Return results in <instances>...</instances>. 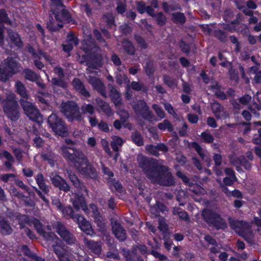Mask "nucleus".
Segmentation results:
<instances>
[{
	"mask_svg": "<svg viewBox=\"0 0 261 261\" xmlns=\"http://www.w3.org/2000/svg\"><path fill=\"white\" fill-rule=\"evenodd\" d=\"M137 161L146 176L153 182L161 185L170 186L174 181L171 173L163 166V161H156L140 155Z\"/></svg>",
	"mask_w": 261,
	"mask_h": 261,
	"instance_id": "obj_1",
	"label": "nucleus"
},
{
	"mask_svg": "<svg viewBox=\"0 0 261 261\" xmlns=\"http://www.w3.org/2000/svg\"><path fill=\"white\" fill-rule=\"evenodd\" d=\"M61 153L67 160L73 163L80 173L94 178L96 177V171L88 163L84 154L81 151L74 148L63 145L61 147Z\"/></svg>",
	"mask_w": 261,
	"mask_h": 261,
	"instance_id": "obj_2",
	"label": "nucleus"
},
{
	"mask_svg": "<svg viewBox=\"0 0 261 261\" xmlns=\"http://www.w3.org/2000/svg\"><path fill=\"white\" fill-rule=\"evenodd\" d=\"M20 67L15 59L7 58L0 64V81H7L19 71Z\"/></svg>",
	"mask_w": 261,
	"mask_h": 261,
	"instance_id": "obj_3",
	"label": "nucleus"
},
{
	"mask_svg": "<svg viewBox=\"0 0 261 261\" xmlns=\"http://www.w3.org/2000/svg\"><path fill=\"white\" fill-rule=\"evenodd\" d=\"M230 226L239 236L242 237L249 243H253V234L248 223L242 221L233 220Z\"/></svg>",
	"mask_w": 261,
	"mask_h": 261,
	"instance_id": "obj_4",
	"label": "nucleus"
},
{
	"mask_svg": "<svg viewBox=\"0 0 261 261\" xmlns=\"http://www.w3.org/2000/svg\"><path fill=\"white\" fill-rule=\"evenodd\" d=\"M61 111L70 121H81L83 119L79 108L74 102H63L61 105Z\"/></svg>",
	"mask_w": 261,
	"mask_h": 261,
	"instance_id": "obj_5",
	"label": "nucleus"
},
{
	"mask_svg": "<svg viewBox=\"0 0 261 261\" xmlns=\"http://www.w3.org/2000/svg\"><path fill=\"white\" fill-rule=\"evenodd\" d=\"M20 103L24 113L30 119L40 123L42 119L39 110L31 102L23 99H20Z\"/></svg>",
	"mask_w": 261,
	"mask_h": 261,
	"instance_id": "obj_6",
	"label": "nucleus"
},
{
	"mask_svg": "<svg viewBox=\"0 0 261 261\" xmlns=\"http://www.w3.org/2000/svg\"><path fill=\"white\" fill-rule=\"evenodd\" d=\"M48 123L53 132L58 135L64 136L67 134V128L64 122L56 114H52L48 118Z\"/></svg>",
	"mask_w": 261,
	"mask_h": 261,
	"instance_id": "obj_7",
	"label": "nucleus"
},
{
	"mask_svg": "<svg viewBox=\"0 0 261 261\" xmlns=\"http://www.w3.org/2000/svg\"><path fill=\"white\" fill-rule=\"evenodd\" d=\"M202 216L205 221L214 225L217 229H224L226 227L225 222L218 214L208 210L202 212Z\"/></svg>",
	"mask_w": 261,
	"mask_h": 261,
	"instance_id": "obj_8",
	"label": "nucleus"
},
{
	"mask_svg": "<svg viewBox=\"0 0 261 261\" xmlns=\"http://www.w3.org/2000/svg\"><path fill=\"white\" fill-rule=\"evenodd\" d=\"M51 10L55 14L57 21L62 22L69 21V16L66 11L64 9L61 0H51Z\"/></svg>",
	"mask_w": 261,
	"mask_h": 261,
	"instance_id": "obj_9",
	"label": "nucleus"
},
{
	"mask_svg": "<svg viewBox=\"0 0 261 261\" xmlns=\"http://www.w3.org/2000/svg\"><path fill=\"white\" fill-rule=\"evenodd\" d=\"M37 232L47 241H54L57 239L55 234L50 231V227L48 226L45 230H43L41 223L37 219H33L32 221Z\"/></svg>",
	"mask_w": 261,
	"mask_h": 261,
	"instance_id": "obj_10",
	"label": "nucleus"
},
{
	"mask_svg": "<svg viewBox=\"0 0 261 261\" xmlns=\"http://www.w3.org/2000/svg\"><path fill=\"white\" fill-rule=\"evenodd\" d=\"M132 107L138 115L142 116L144 118L150 120L153 118V115L148 109L146 103L143 100L138 101L137 104L133 105Z\"/></svg>",
	"mask_w": 261,
	"mask_h": 261,
	"instance_id": "obj_11",
	"label": "nucleus"
},
{
	"mask_svg": "<svg viewBox=\"0 0 261 261\" xmlns=\"http://www.w3.org/2000/svg\"><path fill=\"white\" fill-rule=\"evenodd\" d=\"M57 232L68 244H72L75 242V239L60 223H57L54 226Z\"/></svg>",
	"mask_w": 261,
	"mask_h": 261,
	"instance_id": "obj_12",
	"label": "nucleus"
},
{
	"mask_svg": "<svg viewBox=\"0 0 261 261\" xmlns=\"http://www.w3.org/2000/svg\"><path fill=\"white\" fill-rule=\"evenodd\" d=\"M28 51L32 56L35 65L39 69H41L42 68H43L44 65L38 60H40L42 58H44V59L46 61L49 60V57L45 54L42 53L40 50L36 51L32 47H28Z\"/></svg>",
	"mask_w": 261,
	"mask_h": 261,
	"instance_id": "obj_13",
	"label": "nucleus"
},
{
	"mask_svg": "<svg viewBox=\"0 0 261 261\" xmlns=\"http://www.w3.org/2000/svg\"><path fill=\"white\" fill-rule=\"evenodd\" d=\"M50 179L52 184L60 190L64 191H68L70 189L69 185L66 181L58 175L52 173L50 176Z\"/></svg>",
	"mask_w": 261,
	"mask_h": 261,
	"instance_id": "obj_14",
	"label": "nucleus"
},
{
	"mask_svg": "<svg viewBox=\"0 0 261 261\" xmlns=\"http://www.w3.org/2000/svg\"><path fill=\"white\" fill-rule=\"evenodd\" d=\"M76 221L79 224L80 229L86 234L91 235L93 233V230L91 224L82 216L76 215L75 217Z\"/></svg>",
	"mask_w": 261,
	"mask_h": 261,
	"instance_id": "obj_15",
	"label": "nucleus"
},
{
	"mask_svg": "<svg viewBox=\"0 0 261 261\" xmlns=\"http://www.w3.org/2000/svg\"><path fill=\"white\" fill-rule=\"evenodd\" d=\"M112 230L115 237L120 241H124L126 238L125 230L123 227L115 221L112 222Z\"/></svg>",
	"mask_w": 261,
	"mask_h": 261,
	"instance_id": "obj_16",
	"label": "nucleus"
},
{
	"mask_svg": "<svg viewBox=\"0 0 261 261\" xmlns=\"http://www.w3.org/2000/svg\"><path fill=\"white\" fill-rule=\"evenodd\" d=\"M88 81L89 83L92 85V87L99 92L102 96H106L104 85L98 78L92 75H89L88 76Z\"/></svg>",
	"mask_w": 261,
	"mask_h": 261,
	"instance_id": "obj_17",
	"label": "nucleus"
},
{
	"mask_svg": "<svg viewBox=\"0 0 261 261\" xmlns=\"http://www.w3.org/2000/svg\"><path fill=\"white\" fill-rule=\"evenodd\" d=\"M73 206L76 210L82 209L85 213H88V208L85 203V198L83 196H75V199L72 201Z\"/></svg>",
	"mask_w": 261,
	"mask_h": 261,
	"instance_id": "obj_18",
	"label": "nucleus"
},
{
	"mask_svg": "<svg viewBox=\"0 0 261 261\" xmlns=\"http://www.w3.org/2000/svg\"><path fill=\"white\" fill-rule=\"evenodd\" d=\"M212 110L215 116L218 119L225 118L228 116L223 108L218 103L214 102L211 105Z\"/></svg>",
	"mask_w": 261,
	"mask_h": 261,
	"instance_id": "obj_19",
	"label": "nucleus"
},
{
	"mask_svg": "<svg viewBox=\"0 0 261 261\" xmlns=\"http://www.w3.org/2000/svg\"><path fill=\"white\" fill-rule=\"evenodd\" d=\"M54 249L60 261H72L71 257L61 246L57 244L54 246Z\"/></svg>",
	"mask_w": 261,
	"mask_h": 261,
	"instance_id": "obj_20",
	"label": "nucleus"
},
{
	"mask_svg": "<svg viewBox=\"0 0 261 261\" xmlns=\"http://www.w3.org/2000/svg\"><path fill=\"white\" fill-rule=\"evenodd\" d=\"M78 44V40L71 34H69L67 37L66 43L63 45V50L65 51H70L73 46H76Z\"/></svg>",
	"mask_w": 261,
	"mask_h": 261,
	"instance_id": "obj_21",
	"label": "nucleus"
},
{
	"mask_svg": "<svg viewBox=\"0 0 261 261\" xmlns=\"http://www.w3.org/2000/svg\"><path fill=\"white\" fill-rule=\"evenodd\" d=\"M191 147L194 148L202 159L209 164L211 162V157L208 152L201 148V147L196 143H193Z\"/></svg>",
	"mask_w": 261,
	"mask_h": 261,
	"instance_id": "obj_22",
	"label": "nucleus"
},
{
	"mask_svg": "<svg viewBox=\"0 0 261 261\" xmlns=\"http://www.w3.org/2000/svg\"><path fill=\"white\" fill-rule=\"evenodd\" d=\"M9 40L10 42L11 46L15 45L17 47H20L22 45V42L18 34L13 32L11 30L8 31Z\"/></svg>",
	"mask_w": 261,
	"mask_h": 261,
	"instance_id": "obj_23",
	"label": "nucleus"
},
{
	"mask_svg": "<svg viewBox=\"0 0 261 261\" xmlns=\"http://www.w3.org/2000/svg\"><path fill=\"white\" fill-rule=\"evenodd\" d=\"M123 69L125 70L124 67H119L118 68V72L116 74V80L117 83L119 85H122L125 84L128 85V83H129V80L124 73L123 71Z\"/></svg>",
	"mask_w": 261,
	"mask_h": 261,
	"instance_id": "obj_24",
	"label": "nucleus"
},
{
	"mask_svg": "<svg viewBox=\"0 0 261 261\" xmlns=\"http://www.w3.org/2000/svg\"><path fill=\"white\" fill-rule=\"evenodd\" d=\"M72 84L76 91L80 93L84 97L90 96L89 93L85 89L83 83L77 79L73 80Z\"/></svg>",
	"mask_w": 261,
	"mask_h": 261,
	"instance_id": "obj_25",
	"label": "nucleus"
},
{
	"mask_svg": "<svg viewBox=\"0 0 261 261\" xmlns=\"http://www.w3.org/2000/svg\"><path fill=\"white\" fill-rule=\"evenodd\" d=\"M96 101L97 106L107 115L111 116L113 114V113L108 103L100 98L96 99Z\"/></svg>",
	"mask_w": 261,
	"mask_h": 261,
	"instance_id": "obj_26",
	"label": "nucleus"
},
{
	"mask_svg": "<svg viewBox=\"0 0 261 261\" xmlns=\"http://www.w3.org/2000/svg\"><path fill=\"white\" fill-rule=\"evenodd\" d=\"M85 243L88 247L96 254H99L101 252V245L99 243L95 242L92 241H88L85 239Z\"/></svg>",
	"mask_w": 261,
	"mask_h": 261,
	"instance_id": "obj_27",
	"label": "nucleus"
},
{
	"mask_svg": "<svg viewBox=\"0 0 261 261\" xmlns=\"http://www.w3.org/2000/svg\"><path fill=\"white\" fill-rule=\"evenodd\" d=\"M112 141L111 143V145L113 150L117 152L119 148L121 147L124 143L123 140L118 136H113L112 138Z\"/></svg>",
	"mask_w": 261,
	"mask_h": 261,
	"instance_id": "obj_28",
	"label": "nucleus"
},
{
	"mask_svg": "<svg viewBox=\"0 0 261 261\" xmlns=\"http://www.w3.org/2000/svg\"><path fill=\"white\" fill-rule=\"evenodd\" d=\"M110 96L116 107L121 105V99L120 94L117 90L113 87L111 90Z\"/></svg>",
	"mask_w": 261,
	"mask_h": 261,
	"instance_id": "obj_29",
	"label": "nucleus"
},
{
	"mask_svg": "<svg viewBox=\"0 0 261 261\" xmlns=\"http://www.w3.org/2000/svg\"><path fill=\"white\" fill-rule=\"evenodd\" d=\"M35 179L40 189L45 193H47L49 191V189L45 184L43 175L42 174H38Z\"/></svg>",
	"mask_w": 261,
	"mask_h": 261,
	"instance_id": "obj_30",
	"label": "nucleus"
},
{
	"mask_svg": "<svg viewBox=\"0 0 261 261\" xmlns=\"http://www.w3.org/2000/svg\"><path fill=\"white\" fill-rule=\"evenodd\" d=\"M137 9L140 13H143L146 12L149 15L151 16L154 15V10L150 7H146L145 4L142 2L137 3Z\"/></svg>",
	"mask_w": 261,
	"mask_h": 261,
	"instance_id": "obj_31",
	"label": "nucleus"
},
{
	"mask_svg": "<svg viewBox=\"0 0 261 261\" xmlns=\"http://www.w3.org/2000/svg\"><path fill=\"white\" fill-rule=\"evenodd\" d=\"M23 73L25 78L31 81H35L39 79V75L32 70L25 69L23 70Z\"/></svg>",
	"mask_w": 261,
	"mask_h": 261,
	"instance_id": "obj_32",
	"label": "nucleus"
},
{
	"mask_svg": "<svg viewBox=\"0 0 261 261\" xmlns=\"http://www.w3.org/2000/svg\"><path fill=\"white\" fill-rule=\"evenodd\" d=\"M17 93L23 98H28V95L24 85L20 82H17L15 85Z\"/></svg>",
	"mask_w": 261,
	"mask_h": 261,
	"instance_id": "obj_33",
	"label": "nucleus"
},
{
	"mask_svg": "<svg viewBox=\"0 0 261 261\" xmlns=\"http://www.w3.org/2000/svg\"><path fill=\"white\" fill-rule=\"evenodd\" d=\"M38 100L42 103L47 104L50 100V95L43 91H39L37 95Z\"/></svg>",
	"mask_w": 261,
	"mask_h": 261,
	"instance_id": "obj_34",
	"label": "nucleus"
},
{
	"mask_svg": "<svg viewBox=\"0 0 261 261\" xmlns=\"http://www.w3.org/2000/svg\"><path fill=\"white\" fill-rule=\"evenodd\" d=\"M158 126L159 128L163 131L167 129L171 132L173 130L172 124L168 120H164L162 122L159 123Z\"/></svg>",
	"mask_w": 261,
	"mask_h": 261,
	"instance_id": "obj_35",
	"label": "nucleus"
},
{
	"mask_svg": "<svg viewBox=\"0 0 261 261\" xmlns=\"http://www.w3.org/2000/svg\"><path fill=\"white\" fill-rule=\"evenodd\" d=\"M240 24H239L238 21H236L231 22L230 24H227L224 25V28L226 30L230 32H234V31H239V29L238 26Z\"/></svg>",
	"mask_w": 261,
	"mask_h": 261,
	"instance_id": "obj_36",
	"label": "nucleus"
},
{
	"mask_svg": "<svg viewBox=\"0 0 261 261\" xmlns=\"http://www.w3.org/2000/svg\"><path fill=\"white\" fill-rule=\"evenodd\" d=\"M95 222L97 224L98 230L101 232H104L106 230V226L105 220L101 216H98L95 218Z\"/></svg>",
	"mask_w": 261,
	"mask_h": 261,
	"instance_id": "obj_37",
	"label": "nucleus"
},
{
	"mask_svg": "<svg viewBox=\"0 0 261 261\" xmlns=\"http://www.w3.org/2000/svg\"><path fill=\"white\" fill-rule=\"evenodd\" d=\"M60 211H61L64 216L67 215L70 216L73 220H76L75 217L76 216V215H73V210L70 206H67L64 208L62 207L61 210H60Z\"/></svg>",
	"mask_w": 261,
	"mask_h": 261,
	"instance_id": "obj_38",
	"label": "nucleus"
},
{
	"mask_svg": "<svg viewBox=\"0 0 261 261\" xmlns=\"http://www.w3.org/2000/svg\"><path fill=\"white\" fill-rule=\"evenodd\" d=\"M122 45L124 49L129 54H133L135 51L134 46L132 43L127 40H124L122 42Z\"/></svg>",
	"mask_w": 261,
	"mask_h": 261,
	"instance_id": "obj_39",
	"label": "nucleus"
},
{
	"mask_svg": "<svg viewBox=\"0 0 261 261\" xmlns=\"http://www.w3.org/2000/svg\"><path fill=\"white\" fill-rule=\"evenodd\" d=\"M81 110L83 114H88L89 115H92L94 112V108L90 104H84L81 107Z\"/></svg>",
	"mask_w": 261,
	"mask_h": 261,
	"instance_id": "obj_40",
	"label": "nucleus"
},
{
	"mask_svg": "<svg viewBox=\"0 0 261 261\" xmlns=\"http://www.w3.org/2000/svg\"><path fill=\"white\" fill-rule=\"evenodd\" d=\"M167 211L166 207L162 203H157L156 204V206L155 207H151L150 208V212L155 215H156V211L157 212L158 211L161 212H165Z\"/></svg>",
	"mask_w": 261,
	"mask_h": 261,
	"instance_id": "obj_41",
	"label": "nucleus"
},
{
	"mask_svg": "<svg viewBox=\"0 0 261 261\" xmlns=\"http://www.w3.org/2000/svg\"><path fill=\"white\" fill-rule=\"evenodd\" d=\"M172 19L176 23H183L185 21V17L184 14L180 13H173Z\"/></svg>",
	"mask_w": 261,
	"mask_h": 261,
	"instance_id": "obj_42",
	"label": "nucleus"
},
{
	"mask_svg": "<svg viewBox=\"0 0 261 261\" xmlns=\"http://www.w3.org/2000/svg\"><path fill=\"white\" fill-rule=\"evenodd\" d=\"M47 27L49 30L51 31H55L58 28L62 27V25L60 23L55 24L54 20L53 18L49 19V21L47 23Z\"/></svg>",
	"mask_w": 261,
	"mask_h": 261,
	"instance_id": "obj_43",
	"label": "nucleus"
},
{
	"mask_svg": "<svg viewBox=\"0 0 261 261\" xmlns=\"http://www.w3.org/2000/svg\"><path fill=\"white\" fill-rule=\"evenodd\" d=\"M173 214L174 215H177L179 218L183 220H187L188 218L187 213L185 211H181V210L178 207L173 208Z\"/></svg>",
	"mask_w": 261,
	"mask_h": 261,
	"instance_id": "obj_44",
	"label": "nucleus"
},
{
	"mask_svg": "<svg viewBox=\"0 0 261 261\" xmlns=\"http://www.w3.org/2000/svg\"><path fill=\"white\" fill-rule=\"evenodd\" d=\"M69 178L75 187L82 189V187H84L83 185L82 184H81L80 180H79L76 176L74 174H72L71 173H69Z\"/></svg>",
	"mask_w": 261,
	"mask_h": 261,
	"instance_id": "obj_45",
	"label": "nucleus"
},
{
	"mask_svg": "<svg viewBox=\"0 0 261 261\" xmlns=\"http://www.w3.org/2000/svg\"><path fill=\"white\" fill-rule=\"evenodd\" d=\"M190 190L193 193L198 195L204 194L205 192V191L204 189L197 185H193L191 186Z\"/></svg>",
	"mask_w": 261,
	"mask_h": 261,
	"instance_id": "obj_46",
	"label": "nucleus"
},
{
	"mask_svg": "<svg viewBox=\"0 0 261 261\" xmlns=\"http://www.w3.org/2000/svg\"><path fill=\"white\" fill-rule=\"evenodd\" d=\"M152 108L154 110L158 117L160 118V119L165 117V114L163 110L159 106L154 104L152 105Z\"/></svg>",
	"mask_w": 261,
	"mask_h": 261,
	"instance_id": "obj_47",
	"label": "nucleus"
},
{
	"mask_svg": "<svg viewBox=\"0 0 261 261\" xmlns=\"http://www.w3.org/2000/svg\"><path fill=\"white\" fill-rule=\"evenodd\" d=\"M164 81L165 83L171 88H174L176 85V81L168 76H164Z\"/></svg>",
	"mask_w": 261,
	"mask_h": 261,
	"instance_id": "obj_48",
	"label": "nucleus"
},
{
	"mask_svg": "<svg viewBox=\"0 0 261 261\" xmlns=\"http://www.w3.org/2000/svg\"><path fill=\"white\" fill-rule=\"evenodd\" d=\"M237 180V178L235 175L226 177L223 179V185L227 186L232 185L234 181Z\"/></svg>",
	"mask_w": 261,
	"mask_h": 261,
	"instance_id": "obj_49",
	"label": "nucleus"
},
{
	"mask_svg": "<svg viewBox=\"0 0 261 261\" xmlns=\"http://www.w3.org/2000/svg\"><path fill=\"white\" fill-rule=\"evenodd\" d=\"M241 158V156L240 158H237L234 156L230 157V161L231 164L236 166L237 170L239 172L241 171V168L239 166V165H240V162H239V160H240Z\"/></svg>",
	"mask_w": 261,
	"mask_h": 261,
	"instance_id": "obj_50",
	"label": "nucleus"
},
{
	"mask_svg": "<svg viewBox=\"0 0 261 261\" xmlns=\"http://www.w3.org/2000/svg\"><path fill=\"white\" fill-rule=\"evenodd\" d=\"M133 141L138 146L142 145L143 144V140L141 136L135 133L132 136Z\"/></svg>",
	"mask_w": 261,
	"mask_h": 261,
	"instance_id": "obj_51",
	"label": "nucleus"
},
{
	"mask_svg": "<svg viewBox=\"0 0 261 261\" xmlns=\"http://www.w3.org/2000/svg\"><path fill=\"white\" fill-rule=\"evenodd\" d=\"M201 137L206 143H212L214 140L212 135L207 132L202 133L201 134Z\"/></svg>",
	"mask_w": 261,
	"mask_h": 261,
	"instance_id": "obj_52",
	"label": "nucleus"
},
{
	"mask_svg": "<svg viewBox=\"0 0 261 261\" xmlns=\"http://www.w3.org/2000/svg\"><path fill=\"white\" fill-rule=\"evenodd\" d=\"M146 149L150 154L154 155H158L159 154V149L157 146L149 145L146 146Z\"/></svg>",
	"mask_w": 261,
	"mask_h": 261,
	"instance_id": "obj_53",
	"label": "nucleus"
},
{
	"mask_svg": "<svg viewBox=\"0 0 261 261\" xmlns=\"http://www.w3.org/2000/svg\"><path fill=\"white\" fill-rule=\"evenodd\" d=\"M159 229L165 232L167 230V225L166 224L164 219L160 218L159 220Z\"/></svg>",
	"mask_w": 261,
	"mask_h": 261,
	"instance_id": "obj_54",
	"label": "nucleus"
},
{
	"mask_svg": "<svg viewBox=\"0 0 261 261\" xmlns=\"http://www.w3.org/2000/svg\"><path fill=\"white\" fill-rule=\"evenodd\" d=\"M52 83L55 85H57L62 88H65L66 86V83L61 79L53 78L52 79Z\"/></svg>",
	"mask_w": 261,
	"mask_h": 261,
	"instance_id": "obj_55",
	"label": "nucleus"
},
{
	"mask_svg": "<svg viewBox=\"0 0 261 261\" xmlns=\"http://www.w3.org/2000/svg\"><path fill=\"white\" fill-rule=\"evenodd\" d=\"M240 165L244 166V167L247 169L249 170L251 168V164L246 160L244 156H242L240 160Z\"/></svg>",
	"mask_w": 261,
	"mask_h": 261,
	"instance_id": "obj_56",
	"label": "nucleus"
},
{
	"mask_svg": "<svg viewBox=\"0 0 261 261\" xmlns=\"http://www.w3.org/2000/svg\"><path fill=\"white\" fill-rule=\"evenodd\" d=\"M211 85L210 86V89L214 93V94L219 90L220 86L218 83L212 80L211 82Z\"/></svg>",
	"mask_w": 261,
	"mask_h": 261,
	"instance_id": "obj_57",
	"label": "nucleus"
},
{
	"mask_svg": "<svg viewBox=\"0 0 261 261\" xmlns=\"http://www.w3.org/2000/svg\"><path fill=\"white\" fill-rule=\"evenodd\" d=\"M109 185L112 188V187H114V188L118 192H121L122 190V187L121 184L117 181L113 182V181H109Z\"/></svg>",
	"mask_w": 261,
	"mask_h": 261,
	"instance_id": "obj_58",
	"label": "nucleus"
},
{
	"mask_svg": "<svg viewBox=\"0 0 261 261\" xmlns=\"http://www.w3.org/2000/svg\"><path fill=\"white\" fill-rule=\"evenodd\" d=\"M155 18L158 21V23L160 25H163L165 23L166 20V17L161 13H158L155 16Z\"/></svg>",
	"mask_w": 261,
	"mask_h": 261,
	"instance_id": "obj_59",
	"label": "nucleus"
},
{
	"mask_svg": "<svg viewBox=\"0 0 261 261\" xmlns=\"http://www.w3.org/2000/svg\"><path fill=\"white\" fill-rule=\"evenodd\" d=\"M118 114L123 122H125L126 119H127L129 117L128 112L125 110H120L118 112Z\"/></svg>",
	"mask_w": 261,
	"mask_h": 261,
	"instance_id": "obj_60",
	"label": "nucleus"
},
{
	"mask_svg": "<svg viewBox=\"0 0 261 261\" xmlns=\"http://www.w3.org/2000/svg\"><path fill=\"white\" fill-rule=\"evenodd\" d=\"M255 98L259 102V104L254 103V104H253V106H254V107L256 109H257V110H261V92H257V93L255 95Z\"/></svg>",
	"mask_w": 261,
	"mask_h": 261,
	"instance_id": "obj_61",
	"label": "nucleus"
},
{
	"mask_svg": "<svg viewBox=\"0 0 261 261\" xmlns=\"http://www.w3.org/2000/svg\"><path fill=\"white\" fill-rule=\"evenodd\" d=\"M54 157V154L51 152H49L48 153H43L42 155V158L44 160H47L51 164L53 159Z\"/></svg>",
	"mask_w": 261,
	"mask_h": 261,
	"instance_id": "obj_62",
	"label": "nucleus"
},
{
	"mask_svg": "<svg viewBox=\"0 0 261 261\" xmlns=\"http://www.w3.org/2000/svg\"><path fill=\"white\" fill-rule=\"evenodd\" d=\"M145 71L148 75L151 74L153 72L152 64L151 63H146L144 67Z\"/></svg>",
	"mask_w": 261,
	"mask_h": 261,
	"instance_id": "obj_63",
	"label": "nucleus"
},
{
	"mask_svg": "<svg viewBox=\"0 0 261 261\" xmlns=\"http://www.w3.org/2000/svg\"><path fill=\"white\" fill-rule=\"evenodd\" d=\"M151 254L156 258H158L160 260H165L167 257L163 254H160L159 252L152 250Z\"/></svg>",
	"mask_w": 261,
	"mask_h": 261,
	"instance_id": "obj_64",
	"label": "nucleus"
}]
</instances>
